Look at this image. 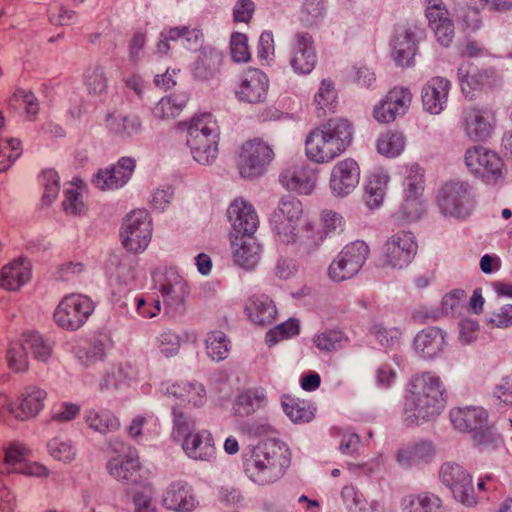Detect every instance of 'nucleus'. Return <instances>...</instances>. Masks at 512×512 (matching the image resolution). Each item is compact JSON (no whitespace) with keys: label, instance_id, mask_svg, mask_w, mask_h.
I'll list each match as a JSON object with an SVG mask.
<instances>
[{"label":"nucleus","instance_id":"nucleus-62","mask_svg":"<svg viewBox=\"0 0 512 512\" xmlns=\"http://www.w3.org/2000/svg\"><path fill=\"white\" fill-rule=\"evenodd\" d=\"M75 14L73 9L58 0L50 3L47 9L49 22L56 27L69 25Z\"/></svg>","mask_w":512,"mask_h":512},{"label":"nucleus","instance_id":"nucleus-38","mask_svg":"<svg viewBox=\"0 0 512 512\" xmlns=\"http://www.w3.org/2000/svg\"><path fill=\"white\" fill-rule=\"evenodd\" d=\"M444 343V334L437 327L425 328L414 338L415 351L424 359H431L440 354Z\"/></svg>","mask_w":512,"mask_h":512},{"label":"nucleus","instance_id":"nucleus-5","mask_svg":"<svg viewBox=\"0 0 512 512\" xmlns=\"http://www.w3.org/2000/svg\"><path fill=\"white\" fill-rule=\"evenodd\" d=\"M288 450L276 441L258 443L245 461V472L249 478L265 485L280 478L289 466Z\"/></svg>","mask_w":512,"mask_h":512},{"label":"nucleus","instance_id":"nucleus-53","mask_svg":"<svg viewBox=\"0 0 512 512\" xmlns=\"http://www.w3.org/2000/svg\"><path fill=\"white\" fill-rule=\"evenodd\" d=\"M341 497L346 507L353 512H376L378 510L377 501L368 502L364 495L351 484L342 488Z\"/></svg>","mask_w":512,"mask_h":512},{"label":"nucleus","instance_id":"nucleus-54","mask_svg":"<svg viewBox=\"0 0 512 512\" xmlns=\"http://www.w3.org/2000/svg\"><path fill=\"white\" fill-rule=\"evenodd\" d=\"M312 341L320 351L333 352L341 349L346 343H348L349 338L342 330L330 328L316 334Z\"/></svg>","mask_w":512,"mask_h":512},{"label":"nucleus","instance_id":"nucleus-12","mask_svg":"<svg viewBox=\"0 0 512 512\" xmlns=\"http://www.w3.org/2000/svg\"><path fill=\"white\" fill-rule=\"evenodd\" d=\"M94 309L95 304L89 296L72 292L60 300L54 310L53 319L63 330L76 331L87 322Z\"/></svg>","mask_w":512,"mask_h":512},{"label":"nucleus","instance_id":"nucleus-29","mask_svg":"<svg viewBox=\"0 0 512 512\" xmlns=\"http://www.w3.org/2000/svg\"><path fill=\"white\" fill-rule=\"evenodd\" d=\"M451 82L441 76L430 78L422 87L421 101L426 112L440 114L447 105Z\"/></svg>","mask_w":512,"mask_h":512},{"label":"nucleus","instance_id":"nucleus-63","mask_svg":"<svg viewBox=\"0 0 512 512\" xmlns=\"http://www.w3.org/2000/svg\"><path fill=\"white\" fill-rule=\"evenodd\" d=\"M230 55L236 63H247L251 60L248 37L240 32H234L230 38Z\"/></svg>","mask_w":512,"mask_h":512},{"label":"nucleus","instance_id":"nucleus-44","mask_svg":"<svg viewBox=\"0 0 512 512\" xmlns=\"http://www.w3.org/2000/svg\"><path fill=\"white\" fill-rule=\"evenodd\" d=\"M163 502L167 509L177 512H192L198 504L190 489L181 484H172Z\"/></svg>","mask_w":512,"mask_h":512},{"label":"nucleus","instance_id":"nucleus-58","mask_svg":"<svg viewBox=\"0 0 512 512\" xmlns=\"http://www.w3.org/2000/svg\"><path fill=\"white\" fill-rule=\"evenodd\" d=\"M206 350L212 360H224L229 354L230 341L222 331H212L206 338Z\"/></svg>","mask_w":512,"mask_h":512},{"label":"nucleus","instance_id":"nucleus-45","mask_svg":"<svg viewBox=\"0 0 512 512\" xmlns=\"http://www.w3.org/2000/svg\"><path fill=\"white\" fill-rule=\"evenodd\" d=\"M21 337L26 349L30 350L36 361L48 363L53 358V344L38 331H24Z\"/></svg>","mask_w":512,"mask_h":512},{"label":"nucleus","instance_id":"nucleus-21","mask_svg":"<svg viewBox=\"0 0 512 512\" xmlns=\"http://www.w3.org/2000/svg\"><path fill=\"white\" fill-rule=\"evenodd\" d=\"M413 95L409 88L394 86L384 98L374 107L373 116L382 124H388L396 120L398 116L404 115L411 103Z\"/></svg>","mask_w":512,"mask_h":512},{"label":"nucleus","instance_id":"nucleus-27","mask_svg":"<svg viewBox=\"0 0 512 512\" xmlns=\"http://www.w3.org/2000/svg\"><path fill=\"white\" fill-rule=\"evenodd\" d=\"M47 392L36 385H30L10 402L7 399V416L14 415L20 420H28L38 415L44 407Z\"/></svg>","mask_w":512,"mask_h":512},{"label":"nucleus","instance_id":"nucleus-28","mask_svg":"<svg viewBox=\"0 0 512 512\" xmlns=\"http://www.w3.org/2000/svg\"><path fill=\"white\" fill-rule=\"evenodd\" d=\"M228 238L234 263L245 270H253L260 262L262 255V245L254 234L248 236L229 233Z\"/></svg>","mask_w":512,"mask_h":512},{"label":"nucleus","instance_id":"nucleus-20","mask_svg":"<svg viewBox=\"0 0 512 512\" xmlns=\"http://www.w3.org/2000/svg\"><path fill=\"white\" fill-rule=\"evenodd\" d=\"M495 114L492 110L470 106L462 111L461 126L465 135L474 142H486L494 130Z\"/></svg>","mask_w":512,"mask_h":512},{"label":"nucleus","instance_id":"nucleus-18","mask_svg":"<svg viewBox=\"0 0 512 512\" xmlns=\"http://www.w3.org/2000/svg\"><path fill=\"white\" fill-rule=\"evenodd\" d=\"M269 78L259 68L248 67L238 77L234 88L236 99L245 104H263L269 95Z\"/></svg>","mask_w":512,"mask_h":512},{"label":"nucleus","instance_id":"nucleus-2","mask_svg":"<svg viewBox=\"0 0 512 512\" xmlns=\"http://www.w3.org/2000/svg\"><path fill=\"white\" fill-rule=\"evenodd\" d=\"M353 123L345 117L329 118L312 128L305 138L307 158L316 164H327L351 146Z\"/></svg>","mask_w":512,"mask_h":512},{"label":"nucleus","instance_id":"nucleus-25","mask_svg":"<svg viewBox=\"0 0 512 512\" xmlns=\"http://www.w3.org/2000/svg\"><path fill=\"white\" fill-rule=\"evenodd\" d=\"M226 216L232 226L229 233L250 236L259 227V217L254 206L243 197H236L230 202Z\"/></svg>","mask_w":512,"mask_h":512},{"label":"nucleus","instance_id":"nucleus-41","mask_svg":"<svg viewBox=\"0 0 512 512\" xmlns=\"http://www.w3.org/2000/svg\"><path fill=\"white\" fill-rule=\"evenodd\" d=\"M315 112L318 118H327L339 108L338 92L331 79H323L314 95Z\"/></svg>","mask_w":512,"mask_h":512},{"label":"nucleus","instance_id":"nucleus-13","mask_svg":"<svg viewBox=\"0 0 512 512\" xmlns=\"http://www.w3.org/2000/svg\"><path fill=\"white\" fill-rule=\"evenodd\" d=\"M152 220L145 209H135L126 215L120 229L124 249L132 254L143 252L151 242Z\"/></svg>","mask_w":512,"mask_h":512},{"label":"nucleus","instance_id":"nucleus-61","mask_svg":"<svg viewBox=\"0 0 512 512\" xmlns=\"http://www.w3.org/2000/svg\"><path fill=\"white\" fill-rule=\"evenodd\" d=\"M299 331L300 326L298 320L291 318L270 329L266 333L265 339L269 345H274L281 340L298 335Z\"/></svg>","mask_w":512,"mask_h":512},{"label":"nucleus","instance_id":"nucleus-1","mask_svg":"<svg viewBox=\"0 0 512 512\" xmlns=\"http://www.w3.org/2000/svg\"><path fill=\"white\" fill-rule=\"evenodd\" d=\"M446 389L440 376L431 371L416 373L407 381L401 413L407 426L434 421L444 410Z\"/></svg>","mask_w":512,"mask_h":512},{"label":"nucleus","instance_id":"nucleus-55","mask_svg":"<svg viewBox=\"0 0 512 512\" xmlns=\"http://www.w3.org/2000/svg\"><path fill=\"white\" fill-rule=\"evenodd\" d=\"M406 140L402 132L388 130L377 140V151L385 157H396L405 148Z\"/></svg>","mask_w":512,"mask_h":512},{"label":"nucleus","instance_id":"nucleus-59","mask_svg":"<svg viewBox=\"0 0 512 512\" xmlns=\"http://www.w3.org/2000/svg\"><path fill=\"white\" fill-rule=\"evenodd\" d=\"M84 85L91 95L100 96L107 91L108 79L99 65L89 66L84 73Z\"/></svg>","mask_w":512,"mask_h":512},{"label":"nucleus","instance_id":"nucleus-50","mask_svg":"<svg viewBox=\"0 0 512 512\" xmlns=\"http://www.w3.org/2000/svg\"><path fill=\"white\" fill-rule=\"evenodd\" d=\"M187 102V94H171L159 100L153 109V113L161 120L172 119L181 114Z\"/></svg>","mask_w":512,"mask_h":512},{"label":"nucleus","instance_id":"nucleus-6","mask_svg":"<svg viewBox=\"0 0 512 512\" xmlns=\"http://www.w3.org/2000/svg\"><path fill=\"white\" fill-rule=\"evenodd\" d=\"M468 173L486 185L502 182L507 173L504 159L500 154L482 144L469 146L463 157Z\"/></svg>","mask_w":512,"mask_h":512},{"label":"nucleus","instance_id":"nucleus-60","mask_svg":"<svg viewBox=\"0 0 512 512\" xmlns=\"http://www.w3.org/2000/svg\"><path fill=\"white\" fill-rule=\"evenodd\" d=\"M40 178L44 188L41 198L42 205L50 206L58 197L60 177L54 169H46L42 171Z\"/></svg>","mask_w":512,"mask_h":512},{"label":"nucleus","instance_id":"nucleus-30","mask_svg":"<svg viewBox=\"0 0 512 512\" xmlns=\"http://www.w3.org/2000/svg\"><path fill=\"white\" fill-rule=\"evenodd\" d=\"M180 440L184 453L193 460L210 461L216 456L214 438L206 429L194 430Z\"/></svg>","mask_w":512,"mask_h":512},{"label":"nucleus","instance_id":"nucleus-43","mask_svg":"<svg viewBox=\"0 0 512 512\" xmlns=\"http://www.w3.org/2000/svg\"><path fill=\"white\" fill-rule=\"evenodd\" d=\"M435 450L430 441H419L401 447L396 454L397 461L406 467L427 462Z\"/></svg>","mask_w":512,"mask_h":512},{"label":"nucleus","instance_id":"nucleus-15","mask_svg":"<svg viewBox=\"0 0 512 512\" xmlns=\"http://www.w3.org/2000/svg\"><path fill=\"white\" fill-rule=\"evenodd\" d=\"M370 253L369 246L361 240L346 244L328 267L334 281L351 279L362 269Z\"/></svg>","mask_w":512,"mask_h":512},{"label":"nucleus","instance_id":"nucleus-64","mask_svg":"<svg viewBox=\"0 0 512 512\" xmlns=\"http://www.w3.org/2000/svg\"><path fill=\"white\" fill-rule=\"evenodd\" d=\"M425 16L428 20L429 27H433L434 25L438 26L453 20L442 0H428Z\"/></svg>","mask_w":512,"mask_h":512},{"label":"nucleus","instance_id":"nucleus-49","mask_svg":"<svg viewBox=\"0 0 512 512\" xmlns=\"http://www.w3.org/2000/svg\"><path fill=\"white\" fill-rule=\"evenodd\" d=\"M388 181L387 175L379 173H373L368 177L364 189V199L370 209L378 208L383 203Z\"/></svg>","mask_w":512,"mask_h":512},{"label":"nucleus","instance_id":"nucleus-8","mask_svg":"<svg viewBox=\"0 0 512 512\" xmlns=\"http://www.w3.org/2000/svg\"><path fill=\"white\" fill-rule=\"evenodd\" d=\"M344 217L337 211L324 209L319 215V223L306 220L300 226L297 244L306 254H312L325 246L333 234L343 231Z\"/></svg>","mask_w":512,"mask_h":512},{"label":"nucleus","instance_id":"nucleus-48","mask_svg":"<svg viewBox=\"0 0 512 512\" xmlns=\"http://www.w3.org/2000/svg\"><path fill=\"white\" fill-rule=\"evenodd\" d=\"M86 423L89 428L101 434L116 432L121 426L119 418L107 409L90 410L86 415Z\"/></svg>","mask_w":512,"mask_h":512},{"label":"nucleus","instance_id":"nucleus-47","mask_svg":"<svg viewBox=\"0 0 512 512\" xmlns=\"http://www.w3.org/2000/svg\"><path fill=\"white\" fill-rule=\"evenodd\" d=\"M281 404L286 415L294 423H306L314 418L311 405L297 396L285 394L281 398Z\"/></svg>","mask_w":512,"mask_h":512},{"label":"nucleus","instance_id":"nucleus-3","mask_svg":"<svg viewBox=\"0 0 512 512\" xmlns=\"http://www.w3.org/2000/svg\"><path fill=\"white\" fill-rule=\"evenodd\" d=\"M175 129L186 131V145L198 164L206 166L216 161L219 153L220 131L211 113H197L187 120L177 122Z\"/></svg>","mask_w":512,"mask_h":512},{"label":"nucleus","instance_id":"nucleus-34","mask_svg":"<svg viewBox=\"0 0 512 512\" xmlns=\"http://www.w3.org/2000/svg\"><path fill=\"white\" fill-rule=\"evenodd\" d=\"M458 75L461 90L470 99L493 84V73L487 69L471 68L464 72L459 68Z\"/></svg>","mask_w":512,"mask_h":512},{"label":"nucleus","instance_id":"nucleus-31","mask_svg":"<svg viewBox=\"0 0 512 512\" xmlns=\"http://www.w3.org/2000/svg\"><path fill=\"white\" fill-rule=\"evenodd\" d=\"M245 311L248 319L260 327L271 326L277 320L276 305L270 297L264 294L251 296Z\"/></svg>","mask_w":512,"mask_h":512},{"label":"nucleus","instance_id":"nucleus-57","mask_svg":"<svg viewBox=\"0 0 512 512\" xmlns=\"http://www.w3.org/2000/svg\"><path fill=\"white\" fill-rule=\"evenodd\" d=\"M23 152L22 142L18 138H0V173L7 171Z\"/></svg>","mask_w":512,"mask_h":512},{"label":"nucleus","instance_id":"nucleus-4","mask_svg":"<svg viewBox=\"0 0 512 512\" xmlns=\"http://www.w3.org/2000/svg\"><path fill=\"white\" fill-rule=\"evenodd\" d=\"M206 394L203 389L189 382L173 384L165 395L166 405L171 410V437L179 441L192 431L196 424L192 411L204 404Z\"/></svg>","mask_w":512,"mask_h":512},{"label":"nucleus","instance_id":"nucleus-7","mask_svg":"<svg viewBox=\"0 0 512 512\" xmlns=\"http://www.w3.org/2000/svg\"><path fill=\"white\" fill-rule=\"evenodd\" d=\"M118 446L124 448L125 443L109 442L110 453L106 462V471L115 481L131 488L144 486L148 479V471L144 468L137 451L120 453Z\"/></svg>","mask_w":512,"mask_h":512},{"label":"nucleus","instance_id":"nucleus-39","mask_svg":"<svg viewBox=\"0 0 512 512\" xmlns=\"http://www.w3.org/2000/svg\"><path fill=\"white\" fill-rule=\"evenodd\" d=\"M224 56L216 49H202L194 63L193 76L200 81L213 79L220 72Z\"/></svg>","mask_w":512,"mask_h":512},{"label":"nucleus","instance_id":"nucleus-42","mask_svg":"<svg viewBox=\"0 0 512 512\" xmlns=\"http://www.w3.org/2000/svg\"><path fill=\"white\" fill-rule=\"evenodd\" d=\"M4 359L7 369L11 374L22 375L30 370L28 351L21 335L8 343Z\"/></svg>","mask_w":512,"mask_h":512},{"label":"nucleus","instance_id":"nucleus-22","mask_svg":"<svg viewBox=\"0 0 512 512\" xmlns=\"http://www.w3.org/2000/svg\"><path fill=\"white\" fill-rule=\"evenodd\" d=\"M136 167L132 157H121L115 164L100 168L92 177V184L99 190H116L122 188L131 179Z\"/></svg>","mask_w":512,"mask_h":512},{"label":"nucleus","instance_id":"nucleus-26","mask_svg":"<svg viewBox=\"0 0 512 512\" xmlns=\"http://www.w3.org/2000/svg\"><path fill=\"white\" fill-rule=\"evenodd\" d=\"M290 65L298 74H309L316 66L317 55L313 36L308 32H297L290 48Z\"/></svg>","mask_w":512,"mask_h":512},{"label":"nucleus","instance_id":"nucleus-24","mask_svg":"<svg viewBox=\"0 0 512 512\" xmlns=\"http://www.w3.org/2000/svg\"><path fill=\"white\" fill-rule=\"evenodd\" d=\"M360 165L347 157L338 161L331 170L329 187L336 197H346L358 186L360 181Z\"/></svg>","mask_w":512,"mask_h":512},{"label":"nucleus","instance_id":"nucleus-40","mask_svg":"<svg viewBox=\"0 0 512 512\" xmlns=\"http://www.w3.org/2000/svg\"><path fill=\"white\" fill-rule=\"evenodd\" d=\"M401 505L403 512H445L442 499L430 491L408 494Z\"/></svg>","mask_w":512,"mask_h":512},{"label":"nucleus","instance_id":"nucleus-37","mask_svg":"<svg viewBox=\"0 0 512 512\" xmlns=\"http://www.w3.org/2000/svg\"><path fill=\"white\" fill-rule=\"evenodd\" d=\"M7 110L13 114H19L23 112L25 118L29 121H34L40 110V104L31 90L23 88H17L8 97L6 101Z\"/></svg>","mask_w":512,"mask_h":512},{"label":"nucleus","instance_id":"nucleus-11","mask_svg":"<svg viewBox=\"0 0 512 512\" xmlns=\"http://www.w3.org/2000/svg\"><path fill=\"white\" fill-rule=\"evenodd\" d=\"M436 203L444 216L465 219L475 203L472 186L464 180L447 181L440 186Z\"/></svg>","mask_w":512,"mask_h":512},{"label":"nucleus","instance_id":"nucleus-14","mask_svg":"<svg viewBox=\"0 0 512 512\" xmlns=\"http://www.w3.org/2000/svg\"><path fill=\"white\" fill-rule=\"evenodd\" d=\"M273 159L272 147L263 139L255 137L240 146L237 169L242 178L255 179L264 174Z\"/></svg>","mask_w":512,"mask_h":512},{"label":"nucleus","instance_id":"nucleus-33","mask_svg":"<svg viewBox=\"0 0 512 512\" xmlns=\"http://www.w3.org/2000/svg\"><path fill=\"white\" fill-rule=\"evenodd\" d=\"M418 50V41L415 33L407 29L396 34L391 41V57L398 66L410 67Z\"/></svg>","mask_w":512,"mask_h":512},{"label":"nucleus","instance_id":"nucleus-10","mask_svg":"<svg viewBox=\"0 0 512 512\" xmlns=\"http://www.w3.org/2000/svg\"><path fill=\"white\" fill-rule=\"evenodd\" d=\"M303 216V205L294 197L282 199L272 212L269 226L274 241L279 245L295 244L300 234L299 221Z\"/></svg>","mask_w":512,"mask_h":512},{"label":"nucleus","instance_id":"nucleus-16","mask_svg":"<svg viewBox=\"0 0 512 512\" xmlns=\"http://www.w3.org/2000/svg\"><path fill=\"white\" fill-rule=\"evenodd\" d=\"M439 477L441 482L448 487L454 498L463 505L472 507L478 503V493L473 485L472 476L462 465L455 462L442 464Z\"/></svg>","mask_w":512,"mask_h":512},{"label":"nucleus","instance_id":"nucleus-32","mask_svg":"<svg viewBox=\"0 0 512 512\" xmlns=\"http://www.w3.org/2000/svg\"><path fill=\"white\" fill-rule=\"evenodd\" d=\"M31 278V267L25 258L13 259L0 270V288L8 291H18Z\"/></svg>","mask_w":512,"mask_h":512},{"label":"nucleus","instance_id":"nucleus-51","mask_svg":"<svg viewBox=\"0 0 512 512\" xmlns=\"http://www.w3.org/2000/svg\"><path fill=\"white\" fill-rule=\"evenodd\" d=\"M84 186L85 185L82 180L76 179L71 182L70 187L64 191L62 209L66 214L80 216L86 212L87 207L82 197V190Z\"/></svg>","mask_w":512,"mask_h":512},{"label":"nucleus","instance_id":"nucleus-19","mask_svg":"<svg viewBox=\"0 0 512 512\" xmlns=\"http://www.w3.org/2000/svg\"><path fill=\"white\" fill-rule=\"evenodd\" d=\"M418 245L410 231L400 230L391 235L384 243L381 260L384 266L403 268L412 262Z\"/></svg>","mask_w":512,"mask_h":512},{"label":"nucleus","instance_id":"nucleus-52","mask_svg":"<svg viewBox=\"0 0 512 512\" xmlns=\"http://www.w3.org/2000/svg\"><path fill=\"white\" fill-rule=\"evenodd\" d=\"M265 401V395L258 389H247L240 392L233 405L235 415L246 417L253 414Z\"/></svg>","mask_w":512,"mask_h":512},{"label":"nucleus","instance_id":"nucleus-9","mask_svg":"<svg viewBox=\"0 0 512 512\" xmlns=\"http://www.w3.org/2000/svg\"><path fill=\"white\" fill-rule=\"evenodd\" d=\"M153 286L163 299L166 314L184 313L187 299L190 296V286L177 269L166 267L154 272Z\"/></svg>","mask_w":512,"mask_h":512},{"label":"nucleus","instance_id":"nucleus-17","mask_svg":"<svg viewBox=\"0 0 512 512\" xmlns=\"http://www.w3.org/2000/svg\"><path fill=\"white\" fill-rule=\"evenodd\" d=\"M450 420L456 430L462 433H469L479 444L491 440L488 413L482 407L452 409L450 412Z\"/></svg>","mask_w":512,"mask_h":512},{"label":"nucleus","instance_id":"nucleus-56","mask_svg":"<svg viewBox=\"0 0 512 512\" xmlns=\"http://www.w3.org/2000/svg\"><path fill=\"white\" fill-rule=\"evenodd\" d=\"M425 170L417 163L406 166L400 193L423 194Z\"/></svg>","mask_w":512,"mask_h":512},{"label":"nucleus","instance_id":"nucleus-23","mask_svg":"<svg viewBox=\"0 0 512 512\" xmlns=\"http://www.w3.org/2000/svg\"><path fill=\"white\" fill-rule=\"evenodd\" d=\"M319 170L308 163L285 168L279 175V182L288 191L308 196L316 188Z\"/></svg>","mask_w":512,"mask_h":512},{"label":"nucleus","instance_id":"nucleus-35","mask_svg":"<svg viewBox=\"0 0 512 512\" xmlns=\"http://www.w3.org/2000/svg\"><path fill=\"white\" fill-rule=\"evenodd\" d=\"M1 450V465L7 475H19L28 457H32V450L19 441H10L3 445Z\"/></svg>","mask_w":512,"mask_h":512},{"label":"nucleus","instance_id":"nucleus-36","mask_svg":"<svg viewBox=\"0 0 512 512\" xmlns=\"http://www.w3.org/2000/svg\"><path fill=\"white\" fill-rule=\"evenodd\" d=\"M104 122L107 131L121 139L137 136L142 129L141 121L136 115H121L111 112L106 115Z\"/></svg>","mask_w":512,"mask_h":512},{"label":"nucleus","instance_id":"nucleus-46","mask_svg":"<svg viewBox=\"0 0 512 512\" xmlns=\"http://www.w3.org/2000/svg\"><path fill=\"white\" fill-rule=\"evenodd\" d=\"M397 216L400 220L411 223L417 221L425 212L423 194L400 193Z\"/></svg>","mask_w":512,"mask_h":512}]
</instances>
